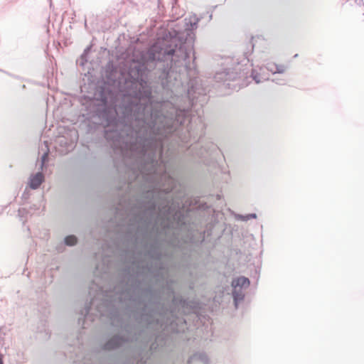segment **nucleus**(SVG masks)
<instances>
[{
  "mask_svg": "<svg viewBox=\"0 0 364 364\" xmlns=\"http://www.w3.org/2000/svg\"><path fill=\"white\" fill-rule=\"evenodd\" d=\"M268 69L272 73H283L285 70L284 65H277L274 63H269Z\"/></svg>",
  "mask_w": 364,
  "mask_h": 364,
  "instance_id": "4",
  "label": "nucleus"
},
{
  "mask_svg": "<svg viewBox=\"0 0 364 364\" xmlns=\"http://www.w3.org/2000/svg\"><path fill=\"white\" fill-rule=\"evenodd\" d=\"M65 242L68 245H74L77 242V238L74 235L67 236L65 239Z\"/></svg>",
  "mask_w": 364,
  "mask_h": 364,
  "instance_id": "5",
  "label": "nucleus"
},
{
  "mask_svg": "<svg viewBox=\"0 0 364 364\" xmlns=\"http://www.w3.org/2000/svg\"><path fill=\"white\" fill-rule=\"evenodd\" d=\"M121 338L119 337L112 338L105 346L106 349L114 348L121 344Z\"/></svg>",
  "mask_w": 364,
  "mask_h": 364,
  "instance_id": "3",
  "label": "nucleus"
},
{
  "mask_svg": "<svg viewBox=\"0 0 364 364\" xmlns=\"http://www.w3.org/2000/svg\"><path fill=\"white\" fill-rule=\"evenodd\" d=\"M348 1H353L357 4H360V2L362 1V0H347Z\"/></svg>",
  "mask_w": 364,
  "mask_h": 364,
  "instance_id": "6",
  "label": "nucleus"
},
{
  "mask_svg": "<svg viewBox=\"0 0 364 364\" xmlns=\"http://www.w3.org/2000/svg\"><path fill=\"white\" fill-rule=\"evenodd\" d=\"M0 364H3L2 358L1 356H0Z\"/></svg>",
  "mask_w": 364,
  "mask_h": 364,
  "instance_id": "8",
  "label": "nucleus"
},
{
  "mask_svg": "<svg viewBox=\"0 0 364 364\" xmlns=\"http://www.w3.org/2000/svg\"><path fill=\"white\" fill-rule=\"evenodd\" d=\"M250 285V281L245 277H240L237 279H235L232 282V286L236 289L237 287H247Z\"/></svg>",
  "mask_w": 364,
  "mask_h": 364,
  "instance_id": "2",
  "label": "nucleus"
},
{
  "mask_svg": "<svg viewBox=\"0 0 364 364\" xmlns=\"http://www.w3.org/2000/svg\"><path fill=\"white\" fill-rule=\"evenodd\" d=\"M43 181V176L41 173H37L33 176L30 179V187L36 189L40 186Z\"/></svg>",
  "mask_w": 364,
  "mask_h": 364,
  "instance_id": "1",
  "label": "nucleus"
},
{
  "mask_svg": "<svg viewBox=\"0 0 364 364\" xmlns=\"http://www.w3.org/2000/svg\"><path fill=\"white\" fill-rule=\"evenodd\" d=\"M47 157V154H44V156H43V159L45 160V159Z\"/></svg>",
  "mask_w": 364,
  "mask_h": 364,
  "instance_id": "7",
  "label": "nucleus"
}]
</instances>
